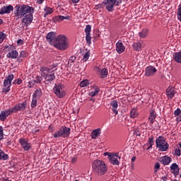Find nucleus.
<instances>
[{"instance_id": "47", "label": "nucleus", "mask_w": 181, "mask_h": 181, "mask_svg": "<svg viewBox=\"0 0 181 181\" xmlns=\"http://www.w3.org/2000/svg\"><path fill=\"white\" fill-rule=\"evenodd\" d=\"M180 113H181L180 108H177L176 110H175L174 115H175V117H177L180 115Z\"/></svg>"}, {"instance_id": "10", "label": "nucleus", "mask_w": 181, "mask_h": 181, "mask_svg": "<svg viewBox=\"0 0 181 181\" xmlns=\"http://www.w3.org/2000/svg\"><path fill=\"white\" fill-rule=\"evenodd\" d=\"M19 144L21 145V147L24 151H29V149L32 148V146H30V143H29V141L25 139L21 138L19 139Z\"/></svg>"}, {"instance_id": "17", "label": "nucleus", "mask_w": 181, "mask_h": 181, "mask_svg": "<svg viewBox=\"0 0 181 181\" xmlns=\"http://www.w3.org/2000/svg\"><path fill=\"white\" fill-rule=\"evenodd\" d=\"M13 11V6H4L0 9V15H4L5 13H11V11Z\"/></svg>"}, {"instance_id": "50", "label": "nucleus", "mask_w": 181, "mask_h": 181, "mask_svg": "<svg viewBox=\"0 0 181 181\" xmlns=\"http://www.w3.org/2000/svg\"><path fill=\"white\" fill-rule=\"evenodd\" d=\"M98 95V91L90 92L88 94V95H90V97H95V95Z\"/></svg>"}, {"instance_id": "3", "label": "nucleus", "mask_w": 181, "mask_h": 181, "mask_svg": "<svg viewBox=\"0 0 181 181\" xmlns=\"http://www.w3.org/2000/svg\"><path fill=\"white\" fill-rule=\"evenodd\" d=\"M16 18L18 21L21 19L22 16H25L26 14L29 13V12H33L34 9L33 7H30L28 5H21L17 4L14 7Z\"/></svg>"}, {"instance_id": "33", "label": "nucleus", "mask_w": 181, "mask_h": 181, "mask_svg": "<svg viewBox=\"0 0 181 181\" xmlns=\"http://www.w3.org/2000/svg\"><path fill=\"white\" fill-rule=\"evenodd\" d=\"M55 91H60L61 90L62 91H64V86L62 84H55V87L54 88Z\"/></svg>"}, {"instance_id": "16", "label": "nucleus", "mask_w": 181, "mask_h": 181, "mask_svg": "<svg viewBox=\"0 0 181 181\" xmlns=\"http://www.w3.org/2000/svg\"><path fill=\"white\" fill-rule=\"evenodd\" d=\"M170 170L171 173H173L174 176H177V175H179L180 168H179V165L175 163L170 165Z\"/></svg>"}, {"instance_id": "8", "label": "nucleus", "mask_w": 181, "mask_h": 181, "mask_svg": "<svg viewBox=\"0 0 181 181\" xmlns=\"http://www.w3.org/2000/svg\"><path fill=\"white\" fill-rule=\"evenodd\" d=\"M15 76L13 74L8 75L6 77L4 81V91H11V86L12 84V80H13Z\"/></svg>"}, {"instance_id": "22", "label": "nucleus", "mask_w": 181, "mask_h": 181, "mask_svg": "<svg viewBox=\"0 0 181 181\" xmlns=\"http://www.w3.org/2000/svg\"><path fill=\"white\" fill-rule=\"evenodd\" d=\"M64 19H66V21H69L70 19V16H55L54 18V22H62V21H64Z\"/></svg>"}, {"instance_id": "48", "label": "nucleus", "mask_w": 181, "mask_h": 181, "mask_svg": "<svg viewBox=\"0 0 181 181\" xmlns=\"http://www.w3.org/2000/svg\"><path fill=\"white\" fill-rule=\"evenodd\" d=\"M90 90H91V91H100V88L97 86H93Z\"/></svg>"}, {"instance_id": "45", "label": "nucleus", "mask_w": 181, "mask_h": 181, "mask_svg": "<svg viewBox=\"0 0 181 181\" xmlns=\"http://www.w3.org/2000/svg\"><path fill=\"white\" fill-rule=\"evenodd\" d=\"M2 139H4V127L0 126V141H2Z\"/></svg>"}, {"instance_id": "18", "label": "nucleus", "mask_w": 181, "mask_h": 181, "mask_svg": "<svg viewBox=\"0 0 181 181\" xmlns=\"http://www.w3.org/2000/svg\"><path fill=\"white\" fill-rule=\"evenodd\" d=\"M159 161L161 163H163V165H164V166H165L166 165H169V163H170V162H172V158H170L168 156H165L160 158Z\"/></svg>"}, {"instance_id": "26", "label": "nucleus", "mask_w": 181, "mask_h": 181, "mask_svg": "<svg viewBox=\"0 0 181 181\" xmlns=\"http://www.w3.org/2000/svg\"><path fill=\"white\" fill-rule=\"evenodd\" d=\"M18 56V52L16 50L11 51L8 54L7 57L11 59H16Z\"/></svg>"}, {"instance_id": "9", "label": "nucleus", "mask_w": 181, "mask_h": 181, "mask_svg": "<svg viewBox=\"0 0 181 181\" xmlns=\"http://www.w3.org/2000/svg\"><path fill=\"white\" fill-rule=\"evenodd\" d=\"M23 16V23H24L25 26H29V25H30L32 23V21H33V14H32V12H29Z\"/></svg>"}, {"instance_id": "32", "label": "nucleus", "mask_w": 181, "mask_h": 181, "mask_svg": "<svg viewBox=\"0 0 181 181\" xmlns=\"http://www.w3.org/2000/svg\"><path fill=\"white\" fill-rule=\"evenodd\" d=\"M42 97V91H36L33 95V98L35 100H39Z\"/></svg>"}, {"instance_id": "7", "label": "nucleus", "mask_w": 181, "mask_h": 181, "mask_svg": "<svg viewBox=\"0 0 181 181\" xmlns=\"http://www.w3.org/2000/svg\"><path fill=\"white\" fill-rule=\"evenodd\" d=\"M122 3V0H104V3L107 11L112 12L114 6H118L119 4Z\"/></svg>"}, {"instance_id": "19", "label": "nucleus", "mask_w": 181, "mask_h": 181, "mask_svg": "<svg viewBox=\"0 0 181 181\" xmlns=\"http://www.w3.org/2000/svg\"><path fill=\"white\" fill-rule=\"evenodd\" d=\"M52 70H53V68H47L46 66L42 67L40 69L42 77L46 78L47 77V74L49 73V71H52Z\"/></svg>"}, {"instance_id": "21", "label": "nucleus", "mask_w": 181, "mask_h": 181, "mask_svg": "<svg viewBox=\"0 0 181 181\" xmlns=\"http://www.w3.org/2000/svg\"><path fill=\"white\" fill-rule=\"evenodd\" d=\"M148 119L150 121V124L152 125V124H153L155 122V119H156V112H155V111L151 110Z\"/></svg>"}, {"instance_id": "43", "label": "nucleus", "mask_w": 181, "mask_h": 181, "mask_svg": "<svg viewBox=\"0 0 181 181\" xmlns=\"http://www.w3.org/2000/svg\"><path fill=\"white\" fill-rule=\"evenodd\" d=\"M85 32H86V35H90L91 25H86V29H85Z\"/></svg>"}, {"instance_id": "38", "label": "nucleus", "mask_w": 181, "mask_h": 181, "mask_svg": "<svg viewBox=\"0 0 181 181\" xmlns=\"http://www.w3.org/2000/svg\"><path fill=\"white\" fill-rule=\"evenodd\" d=\"M5 39H6V34L1 32L0 33V43H2V42H4V40H5Z\"/></svg>"}, {"instance_id": "46", "label": "nucleus", "mask_w": 181, "mask_h": 181, "mask_svg": "<svg viewBox=\"0 0 181 181\" xmlns=\"http://www.w3.org/2000/svg\"><path fill=\"white\" fill-rule=\"evenodd\" d=\"M90 57V53L89 52H86L83 57V62H87V60H88V58Z\"/></svg>"}, {"instance_id": "49", "label": "nucleus", "mask_w": 181, "mask_h": 181, "mask_svg": "<svg viewBox=\"0 0 181 181\" xmlns=\"http://www.w3.org/2000/svg\"><path fill=\"white\" fill-rule=\"evenodd\" d=\"M76 62V57L71 56L69 59V63H74Z\"/></svg>"}, {"instance_id": "34", "label": "nucleus", "mask_w": 181, "mask_h": 181, "mask_svg": "<svg viewBox=\"0 0 181 181\" xmlns=\"http://www.w3.org/2000/svg\"><path fill=\"white\" fill-rule=\"evenodd\" d=\"M88 84H90V83L88 82V80L85 79V80H83L80 83L79 86H80V87H87V86H88Z\"/></svg>"}, {"instance_id": "12", "label": "nucleus", "mask_w": 181, "mask_h": 181, "mask_svg": "<svg viewBox=\"0 0 181 181\" xmlns=\"http://www.w3.org/2000/svg\"><path fill=\"white\" fill-rule=\"evenodd\" d=\"M109 159V161L110 163L112 165H119V162L118 161V158L121 159V156H118V153L117 154H113L112 156H110V157H107Z\"/></svg>"}, {"instance_id": "42", "label": "nucleus", "mask_w": 181, "mask_h": 181, "mask_svg": "<svg viewBox=\"0 0 181 181\" xmlns=\"http://www.w3.org/2000/svg\"><path fill=\"white\" fill-rule=\"evenodd\" d=\"M174 154H175L176 156H180L181 153H180V148H179V146L175 147V153H174Z\"/></svg>"}, {"instance_id": "30", "label": "nucleus", "mask_w": 181, "mask_h": 181, "mask_svg": "<svg viewBox=\"0 0 181 181\" xmlns=\"http://www.w3.org/2000/svg\"><path fill=\"white\" fill-rule=\"evenodd\" d=\"M47 81H53L54 78H56V76H54V74H47V77L44 78Z\"/></svg>"}, {"instance_id": "20", "label": "nucleus", "mask_w": 181, "mask_h": 181, "mask_svg": "<svg viewBox=\"0 0 181 181\" xmlns=\"http://www.w3.org/2000/svg\"><path fill=\"white\" fill-rule=\"evenodd\" d=\"M100 134H101V129H94L91 132V138L92 139H97V138H98Z\"/></svg>"}, {"instance_id": "1", "label": "nucleus", "mask_w": 181, "mask_h": 181, "mask_svg": "<svg viewBox=\"0 0 181 181\" xmlns=\"http://www.w3.org/2000/svg\"><path fill=\"white\" fill-rule=\"evenodd\" d=\"M27 107L28 103L26 102H23L16 105L10 109L1 111L0 114V121H6L8 115L13 114L14 112H18V111H24Z\"/></svg>"}, {"instance_id": "6", "label": "nucleus", "mask_w": 181, "mask_h": 181, "mask_svg": "<svg viewBox=\"0 0 181 181\" xmlns=\"http://www.w3.org/2000/svg\"><path fill=\"white\" fill-rule=\"evenodd\" d=\"M156 145L157 148H159L161 152H165L169 149V144L166 142L163 136H159L156 139Z\"/></svg>"}, {"instance_id": "27", "label": "nucleus", "mask_w": 181, "mask_h": 181, "mask_svg": "<svg viewBox=\"0 0 181 181\" xmlns=\"http://www.w3.org/2000/svg\"><path fill=\"white\" fill-rule=\"evenodd\" d=\"M149 30L148 29H144L141 30V32L139 33V36L141 37V39H145L146 36H148Z\"/></svg>"}, {"instance_id": "5", "label": "nucleus", "mask_w": 181, "mask_h": 181, "mask_svg": "<svg viewBox=\"0 0 181 181\" xmlns=\"http://www.w3.org/2000/svg\"><path fill=\"white\" fill-rule=\"evenodd\" d=\"M71 129L66 127H62L58 132L54 134V138H69Z\"/></svg>"}, {"instance_id": "51", "label": "nucleus", "mask_w": 181, "mask_h": 181, "mask_svg": "<svg viewBox=\"0 0 181 181\" xmlns=\"http://www.w3.org/2000/svg\"><path fill=\"white\" fill-rule=\"evenodd\" d=\"M134 135H136V136H140L141 132L139 131V129L134 130Z\"/></svg>"}, {"instance_id": "41", "label": "nucleus", "mask_w": 181, "mask_h": 181, "mask_svg": "<svg viewBox=\"0 0 181 181\" xmlns=\"http://www.w3.org/2000/svg\"><path fill=\"white\" fill-rule=\"evenodd\" d=\"M86 40L88 45H91V34H86Z\"/></svg>"}, {"instance_id": "54", "label": "nucleus", "mask_w": 181, "mask_h": 181, "mask_svg": "<svg viewBox=\"0 0 181 181\" xmlns=\"http://www.w3.org/2000/svg\"><path fill=\"white\" fill-rule=\"evenodd\" d=\"M94 71H95L96 73L100 74V73L101 72V69H100V67H98V66H95Z\"/></svg>"}, {"instance_id": "44", "label": "nucleus", "mask_w": 181, "mask_h": 181, "mask_svg": "<svg viewBox=\"0 0 181 181\" xmlns=\"http://www.w3.org/2000/svg\"><path fill=\"white\" fill-rule=\"evenodd\" d=\"M37 105V100L33 98L32 102H31V107L35 108Z\"/></svg>"}, {"instance_id": "60", "label": "nucleus", "mask_w": 181, "mask_h": 181, "mask_svg": "<svg viewBox=\"0 0 181 181\" xmlns=\"http://www.w3.org/2000/svg\"><path fill=\"white\" fill-rule=\"evenodd\" d=\"M17 43L18 45H23V40L19 39V40H18Z\"/></svg>"}, {"instance_id": "28", "label": "nucleus", "mask_w": 181, "mask_h": 181, "mask_svg": "<svg viewBox=\"0 0 181 181\" xmlns=\"http://www.w3.org/2000/svg\"><path fill=\"white\" fill-rule=\"evenodd\" d=\"M99 74L100 76V78H105V77L108 76V71L107 70L106 68H103L102 69V70H100V72Z\"/></svg>"}, {"instance_id": "62", "label": "nucleus", "mask_w": 181, "mask_h": 181, "mask_svg": "<svg viewBox=\"0 0 181 181\" xmlns=\"http://www.w3.org/2000/svg\"><path fill=\"white\" fill-rule=\"evenodd\" d=\"M162 180H163V181L168 180V176H164V177H162Z\"/></svg>"}, {"instance_id": "63", "label": "nucleus", "mask_w": 181, "mask_h": 181, "mask_svg": "<svg viewBox=\"0 0 181 181\" xmlns=\"http://www.w3.org/2000/svg\"><path fill=\"white\" fill-rule=\"evenodd\" d=\"M71 1L73 2V4H78V2L80 1V0H71Z\"/></svg>"}, {"instance_id": "36", "label": "nucleus", "mask_w": 181, "mask_h": 181, "mask_svg": "<svg viewBox=\"0 0 181 181\" xmlns=\"http://www.w3.org/2000/svg\"><path fill=\"white\" fill-rule=\"evenodd\" d=\"M53 12V9H52L51 8H45V13L44 14L45 18H46L47 16V15H50V13H52Z\"/></svg>"}, {"instance_id": "64", "label": "nucleus", "mask_w": 181, "mask_h": 181, "mask_svg": "<svg viewBox=\"0 0 181 181\" xmlns=\"http://www.w3.org/2000/svg\"><path fill=\"white\" fill-rule=\"evenodd\" d=\"M37 4H39V5H41V4H43V0H38Z\"/></svg>"}, {"instance_id": "25", "label": "nucleus", "mask_w": 181, "mask_h": 181, "mask_svg": "<svg viewBox=\"0 0 181 181\" xmlns=\"http://www.w3.org/2000/svg\"><path fill=\"white\" fill-rule=\"evenodd\" d=\"M8 159H9V156L0 148V160H8Z\"/></svg>"}, {"instance_id": "40", "label": "nucleus", "mask_w": 181, "mask_h": 181, "mask_svg": "<svg viewBox=\"0 0 181 181\" xmlns=\"http://www.w3.org/2000/svg\"><path fill=\"white\" fill-rule=\"evenodd\" d=\"M148 141H149V143H148L149 146L147 148V150L151 149V148H152L153 145V136L148 138Z\"/></svg>"}, {"instance_id": "29", "label": "nucleus", "mask_w": 181, "mask_h": 181, "mask_svg": "<svg viewBox=\"0 0 181 181\" xmlns=\"http://www.w3.org/2000/svg\"><path fill=\"white\" fill-rule=\"evenodd\" d=\"M139 113H138V110H136V108H133L132 109L131 112H130V117L132 118H136V117H138Z\"/></svg>"}, {"instance_id": "53", "label": "nucleus", "mask_w": 181, "mask_h": 181, "mask_svg": "<svg viewBox=\"0 0 181 181\" xmlns=\"http://www.w3.org/2000/svg\"><path fill=\"white\" fill-rule=\"evenodd\" d=\"M35 83H42V77L41 76H37L35 80Z\"/></svg>"}, {"instance_id": "14", "label": "nucleus", "mask_w": 181, "mask_h": 181, "mask_svg": "<svg viewBox=\"0 0 181 181\" xmlns=\"http://www.w3.org/2000/svg\"><path fill=\"white\" fill-rule=\"evenodd\" d=\"M116 51L119 54H121V53H124L125 52V46H124V44H122V41L119 40L116 43Z\"/></svg>"}, {"instance_id": "39", "label": "nucleus", "mask_w": 181, "mask_h": 181, "mask_svg": "<svg viewBox=\"0 0 181 181\" xmlns=\"http://www.w3.org/2000/svg\"><path fill=\"white\" fill-rule=\"evenodd\" d=\"M177 15V19L180 21V22H181V5L178 6Z\"/></svg>"}, {"instance_id": "11", "label": "nucleus", "mask_w": 181, "mask_h": 181, "mask_svg": "<svg viewBox=\"0 0 181 181\" xmlns=\"http://www.w3.org/2000/svg\"><path fill=\"white\" fill-rule=\"evenodd\" d=\"M56 33L54 32H50L46 36V39L49 45H53V43L54 44V42H56Z\"/></svg>"}, {"instance_id": "31", "label": "nucleus", "mask_w": 181, "mask_h": 181, "mask_svg": "<svg viewBox=\"0 0 181 181\" xmlns=\"http://www.w3.org/2000/svg\"><path fill=\"white\" fill-rule=\"evenodd\" d=\"M54 93L58 98H63L66 95V92L64 91H54Z\"/></svg>"}, {"instance_id": "24", "label": "nucleus", "mask_w": 181, "mask_h": 181, "mask_svg": "<svg viewBox=\"0 0 181 181\" xmlns=\"http://www.w3.org/2000/svg\"><path fill=\"white\" fill-rule=\"evenodd\" d=\"M144 47V45L139 42H134L133 44V49H134L136 52H139Z\"/></svg>"}, {"instance_id": "55", "label": "nucleus", "mask_w": 181, "mask_h": 181, "mask_svg": "<svg viewBox=\"0 0 181 181\" xmlns=\"http://www.w3.org/2000/svg\"><path fill=\"white\" fill-rule=\"evenodd\" d=\"M105 6V4H104V1L101 4H98V6H95L96 9H98L100 8H104Z\"/></svg>"}, {"instance_id": "56", "label": "nucleus", "mask_w": 181, "mask_h": 181, "mask_svg": "<svg viewBox=\"0 0 181 181\" xmlns=\"http://www.w3.org/2000/svg\"><path fill=\"white\" fill-rule=\"evenodd\" d=\"M56 67H57V64H53L49 67V69H52V71H54L56 70Z\"/></svg>"}, {"instance_id": "2", "label": "nucleus", "mask_w": 181, "mask_h": 181, "mask_svg": "<svg viewBox=\"0 0 181 181\" xmlns=\"http://www.w3.org/2000/svg\"><path fill=\"white\" fill-rule=\"evenodd\" d=\"M92 169L96 176H104L108 170V166L103 160H95L92 163Z\"/></svg>"}, {"instance_id": "57", "label": "nucleus", "mask_w": 181, "mask_h": 181, "mask_svg": "<svg viewBox=\"0 0 181 181\" xmlns=\"http://www.w3.org/2000/svg\"><path fill=\"white\" fill-rule=\"evenodd\" d=\"M113 153H108V152H106V153H104V156H108V158H110V156H112Z\"/></svg>"}, {"instance_id": "52", "label": "nucleus", "mask_w": 181, "mask_h": 181, "mask_svg": "<svg viewBox=\"0 0 181 181\" xmlns=\"http://www.w3.org/2000/svg\"><path fill=\"white\" fill-rule=\"evenodd\" d=\"M22 83V79L18 78L13 81V84H21Z\"/></svg>"}, {"instance_id": "58", "label": "nucleus", "mask_w": 181, "mask_h": 181, "mask_svg": "<svg viewBox=\"0 0 181 181\" xmlns=\"http://www.w3.org/2000/svg\"><path fill=\"white\" fill-rule=\"evenodd\" d=\"M28 87H33V81L28 82Z\"/></svg>"}, {"instance_id": "13", "label": "nucleus", "mask_w": 181, "mask_h": 181, "mask_svg": "<svg viewBox=\"0 0 181 181\" xmlns=\"http://www.w3.org/2000/svg\"><path fill=\"white\" fill-rule=\"evenodd\" d=\"M157 70L156 69L155 67L152 66H149L146 67V71H145V76L147 77H149L151 76H154V74L156 73Z\"/></svg>"}, {"instance_id": "23", "label": "nucleus", "mask_w": 181, "mask_h": 181, "mask_svg": "<svg viewBox=\"0 0 181 181\" xmlns=\"http://www.w3.org/2000/svg\"><path fill=\"white\" fill-rule=\"evenodd\" d=\"M173 59L176 63L181 64V51L173 54Z\"/></svg>"}, {"instance_id": "61", "label": "nucleus", "mask_w": 181, "mask_h": 181, "mask_svg": "<svg viewBox=\"0 0 181 181\" xmlns=\"http://www.w3.org/2000/svg\"><path fill=\"white\" fill-rule=\"evenodd\" d=\"M166 91H175V88H173V87H170V88H168Z\"/></svg>"}, {"instance_id": "4", "label": "nucleus", "mask_w": 181, "mask_h": 181, "mask_svg": "<svg viewBox=\"0 0 181 181\" xmlns=\"http://www.w3.org/2000/svg\"><path fill=\"white\" fill-rule=\"evenodd\" d=\"M54 46L58 49V50H67V49H69V41L67 40L66 35H58L56 37Z\"/></svg>"}, {"instance_id": "35", "label": "nucleus", "mask_w": 181, "mask_h": 181, "mask_svg": "<svg viewBox=\"0 0 181 181\" xmlns=\"http://www.w3.org/2000/svg\"><path fill=\"white\" fill-rule=\"evenodd\" d=\"M165 93L170 100H172L175 97V93L173 91H166Z\"/></svg>"}, {"instance_id": "15", "label": "nucleus", "mask_w": 181, "mask_h": 181, "mask_svg": "<svg viewBox=\"0 0 181 181\" xmlns=\"http://www.w3.org/2000/svg\"><path fill=\"white\" fill-rule=\"evenodd\" d=\"M110 107L113 114H115V115H118V102L115 100H112L110 102Z\"/></svg>"}, {"instance_id": "59", "label": "nucleus", "mask_w": 181, "mask_h": 181, "mask_svg": "<svg viewBox=\"0 0 181 181\" xmlns=\"http://www.w3.org/2000/svg\"><path fill=\"white\" fill-rule=\"evenodd\" d=\"M76 162H77V158H76V157L72 158L71 163H76Z\"/></svg>"}, {"instance_id": "37", "label": "nucleus", "mask_w": 181, "mask_h": 181, "mask_svg": "<svg viewBox=\"0 0 181 181\" xmlns=\"http://www.w3.org/2000/svg\"><path fill=\"white\" fill-rule=\"evenodd\" d=\"M160 169V163L159 162H156L154 165V173H156L158 170Z\"/></svg>"}]
</instances>
